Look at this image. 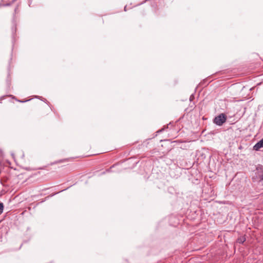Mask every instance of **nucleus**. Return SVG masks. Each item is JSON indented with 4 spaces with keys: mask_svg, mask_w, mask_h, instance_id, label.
Returning <instances> with one entry per match:
<instances>
[{
    "mask_svg": "<svg viewBox=\"0 0 263 263\" xmlns=\"http://www.w3.org/2000/svg\"><path fill=\"white\" fill-rule=\"evenodd\" d=\"M263 147V138L258 141L254 146V149L258 151L260 148Z\"/></svg>",
    "mask_w": 263,
    "mask_h": 263,
    "instance_id": "3",
    "label": "nucleus"
},
{
    "mask_svg": "<svg viewBox=\"0 0 263 263\" xmlns=\"http://www.w3.org/2000/svg\"><path fill=\"white\" fill-rule=\"evenodd\" d=\"M227 120L226 116L223 114H221L219 116L216 117L214 119V122L217 125H222Z\"/></svg>",
    "mask_w": 263,
    "mask_h": 263,
    "instance_id": "2",
    "label": "nucleus"
},
{
    "mask_svg": "<svg viewBox=\"0 0 263 263\" xmlns=\"http://www.w3.org/2000/svg\"><path fill=\"white\" fill-rule=\"evenodd\" d=\"M253 180L254 182H260L263 180V166H259L256 168Z\"/></svg>",
    "mask_w": 263,
    "mask_h": 263,
    "instance_id": "1",
    "label": "nucleus"
},
{
    "mask_svg": "<svg viewBox=\"0 0 263 263\" xmlns=\"http://www.w3.org/2000/svg\"><path fill=\"white\" fill-rule=\"evenodd\" d=\"M245 241L246 237H245V236L239 237L237 240V242L239 243H243Z\"/></svg>",
    "mask_w": 263,
    "mask_h": 263,
    "instance_id": "4",
    "label": "nucleus"
},
{
    "mask_svg": "<svg viewBox=\"0 0 263 263\" xmlns=\"http://www.w3.org/2000/svg\"><path fill=\"white\" fill-rule=\"evenodd\" d=\"M4 210V204L3 203H0V214L2 213Z\"/></svg>",
    "mask_w": 263,
    "mask_h": 263,
    "instance_id": "5",
    "label": "nucleus"
}]
</instances>
